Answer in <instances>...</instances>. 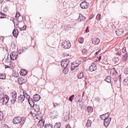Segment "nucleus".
<instances>
[{
  "instance_id": "9d476101",
  "label": "nucleus",
  "mask_w": 128,
  "mask_h": 128,
  "mask_svg": "<svg viewBox=\"0 0 128 128\" xmlns=\"http://www.w3.org/2000/svg\"><path fill=\"white\" fill-rule=\"evenodd\" d=\"M117 35L118 36H122L124 33V30L123 29L120 28L117 29L115 32Z\"/></svg>"
},
{
  "instance_id": "f3484780",
  "label": "nucleus",
  "mask_w": 128,
  "mask_h": 128,
  "mask_svg": "<svg viewBox=\"0 0 128 128\" xmlns=\"http://www.w3.org/2000/svg\"><path fill=\"white\" fill-rule=\"evenodd\" d=\"M12 34L13 36L15 37H16L18 34V30L16 29H14L12 32Z\"/></svg>"
},
{
  "instance_id": "338daca9",
  "label": "nucleus",
  "mask_w": 128,
  "mask_h": 128,
  "mask_svg": "<svg viewBox=\"0 0 128 128\" xmlns=\"http://www.w3.org/2000/svg\"><path fill=\"white\" fill-rule=\"evenodd\" d=\"M101 56H99V58H98V60L99 61V60H101Z\"/></svg>"
},
{
  "instance_id": "4d7b16f0",
  "label": "nucleus",
  "mask_w": 128,
  "mask_h": 128,
  "mask_svg": "<svg viewBox=\"0 0 128 128\" xmlns=\"http://www.w3.org/2000/svg\"><path fill=\"white\" fill-rule=\"evenodd\" d=\"M114 60L115 61V62H117L119 60V59L118 57H117L116 58H115L114 59Z\"/></svg>"
},
{
  "instance_id": "4468645a",
  "label": "nucleus",
  "mask_w": 128,
  "mask_h": 128,
  "mask_svg": "<svg viewBox=\"0 0 128 128\" xmlns=\"http://www.w3.org/2000/svg\"><path fill=\"white\" fill-rule=\"evenodd\" d=\"M34 99L36 102L39 100L40 98V97L39 95L37 94H36L34 96Z\"/></svg>"
},
{
  "instance_id": "f257e3e1",
  "label": "nucleus",
  "mask_w": 128,
  "mask_h": 128,
  "mask_svg": "<svg viewBox=\"0 0 128 128\" xmlns=\"http://www.w3.org/2000/svg\"><path fill=\"white\" fill-rule=\"evenodd\" d=\"M25 120H24L22 121V118L19 116L16 117L12 120L13 123L14 124H18L20 123V125L22 126L25 122Z\"/></svg>"
},
{
  "instance_id": "72a5a7b5",
  "label": "nucleus",
  "mask_w": 128,
  "mask_h": 128,
  "mask_svg": "<svg viewBox=\"0 0 128 128\" xmlns=\"http://www.w3.org/2000/svg\"><path fill=\"white\" fill-rule=\"evenodd\" d=\"M69 115V114L67 115L64 117V119L65 121L67 122L69 120L70 118Z\"/></svg>"
},
{
  "instance_id": "2f4dec72",
  "label": "nucleus",
  "mask_w": 128,
  "mask_h": 128,
  "mask_svg": "<svg viewBox=\"0 0 128 128\" xmlns=\"http://www.w3.org/2000/svg\"><path fill=\"white\" fill-rule=\"evenodd\" d=\"M88 111L89 113H91L93 111V108L91 106L87 107Z\"/></svg>"
},
{
  "instance_id": "13d9d810",
  "label": "nucleus",
  "mask_w": 128,
  "mask_h": 128,
  "mask_svg": "<svg viewBox=\"0 0 128 128\" xmlns=\"http://www.w3.org/2000/svg\"><path fill=\"white\" fill-rule=\"evenodd\" d=\"M26 49H25V48H24V49H20V51H21V52H19V53H20V54L22 52H23V51H24L25 50H26Z\"/></svg>"
},
{
  "instance_id": "c9c22d12",
  "label": "nucleus",
  "mask_w": 128,
  "mask_h": 128,
  "mask_svg": "<svg viewBox=\"0 0 128 128\" xmlns=\"http://www.w3.org/2000/svg\"><path fill=\"white\" fill-rule=\"evenodd\" d=\"M110 114L109 112H108L107 113L105 114H104V117H105V118H111L110 117H109Z\"/></svg>"
},
{
  "instance_id": "37998d69",
  "label": "nucleus",
  "mask_w": 128,
  "mask_h": 128,
  "mask_svg": "<svg viewBox=\"0 0 128 128\" xmlns=\"http://www.w3.org/2000/svg\"><path fill=\"white\" fill-rule=\"evenodd\" d=\"M83 54H87V50H86L85 49H83L82 50Z\"/></svg>"
},
{
  "instance_id": "6e6552de",
  "label": "nucleus",
  "mask_w": 128,
  "mask_h": 128,
  "mask_svg": "<svg viewBox=\"0 0 128 128\" xmlns=\"http://www.w3.org/2000/svg\"><path fill=\"white\" fill-rule=\"evenodd\" d=\"M9 98L7 95H5L3 97V98L0 101V102H2V104H6L8 102Z\"/></svg>"
},
{
  "instance_id": "c85d7f7f",
  "label": "nucleus",
  "mask_w": 128,
  "mask_h": 128,
  "mask_svg": "<svg viewBox=\"0 0 128 128\" xmlns=\"http://www.w3.org/2000/svg\"><path fill=\"white\" fill-rule=\"evenodd\" d=\"M6 15L2 12H0V18H6Z\"/></svg>"
},
{
  "instance_id": "a18cd8bd",
  "label": "nucleus",
  "mask_w": 128,
  "mask_h": 128,
  "mask_svg": "<svg viewBox=\"0 0 128 128\" xmlns=\"http://www.w3.org/2000/svg\"><path fill=\"white\" fill-rule=\"evenodd\" d=\"M122 52L123 53L125 54L126 53H127L126 50V48L125 47H124L122 49Z\"/></svg>"
},
{
  "instance_id": "0eeeda50",
  "label": "nucleus",
  "mask_w": 128,
  "mask_h": 128,
  "mask_svg": "<svg viewBox=\"0 0 128 128\" xmlns=\"http://www.w3.org/2000/svg\"><path fill=\"white\" fill-rule=\"evenodd\" d=\"M89 4L86 1H84L80 4V7L82 9H87L88 8Z\"/></svg>"
},
{
  "instance_id": "864d4df0",
  "label": "nucleus",
  "mask_w": 128,
  "mask_h": 128,
  "mask_svg": "<svg viewBox=\"0 0 128 128\" xmlns=\"http://www.w3.org/2000/svg\"><path fill=\"white\" fill-rule=\"evenodd\" d=\"M28 102H31V101H33V100H33L32 99L30 98V97H29V98H28Z\"/></svg>"
},
{
  "instance_id": "69168bd1",
  "label": "nucleus",
  "mask_w": 128,
  "mask_h": 128,
  "mask_svg": "<svg viewBox=\"0 0 128 128\" xmlns=\"http://www.w3.org/2000/svg\"><path fill=\"white\" fill-rule=\"evenodd\" d=\"M96 100H97L98 101H99L100 99L98 97H96Z\"/></svg>"
},
{
  "instance_id": "cd10ccee",
  "label": "nucleus",
  "mask_w": 128,
  "mask_h": 128,
  "mask_svg": "<svg viewBox=\"0 0 128 128\" xmlns=\"http://www.w3.org/2000/svg\"><path fill=\"white\" fill-rule=\"evenodd\" d=\"M64 68L63 70V72L64 74H66L68 72V68H69V67L68 66Z\"/></svg>"
},
{
  "instance_id": "8fccbe9b",
  "label": "nucleus",
  "mask_w": 128,
  "mask_h": 128,
  "mask_svg": "<svg viewBox=\"0 0 128 128\" xmlns=\"http://www.w3.org/2000/svg\"><path fill=\"white\" fill-rule=\"evenodd\" d=\"M20 16V14L19 13H16L15 16V17L16 18H18Z\"/></svg>"
},
{
  "instance_id": "7ed1b4c3",
  "label": "nucleus",
  "mask_w": 128,
  "mask_h": 128,
  "mask_svg": "<svg viewBox=\"0 0 128 128\" xmlns=\"http://www.w3.org/2000/svg\"><path fill=\"white\" fill-rule=\"evenodd\" d=\"M80 64V62L78 61H76V62H72L71 65V70L73 72V70L76 67H78Z\"/></svg>"
},
{
  "instance_id": "c03bdc74",
  "label": "nucleus",
  "mask_w": 128,
  "mask_h": 128,
  "mask_svg": "<svg viewBox=\"0 0 128 128\" xmlns=\"http://www.w3.org/2000/svg\"><path fill=\"white\" fill-rule=\"evenodd\" d=\"M74 96V94L70 96V97L69 98V100L71 102H72L73 100V98Z\"/></svg>"
},
{
  "instance_id": "774afa93",
  "label": "nucleus",
  "mask_w": 128,
  "mask_h": 128,
  "mask_svg": "<svg viewBox=\"0 0 128 128\" xmlns=\"http://www.w3.org/2000/svg\"><path fill=\"white\" fill-rule=\"evenodd\" d=\"M8 58H8V57L6 59V61H7L8 62Z\"/></svg>"
},
{
  "instance_id": "f704fd0d",
  "label": "nucleus",
  "mask_w": 128,
  "mask_h": 128,
  "mask_svg": "<svg viewBox=\"0 0 128 128\" xmlns=\"http://www.w3.org/2000/svg\"><path fill=\"white\" fill-rule=\"evenodd\" d=\"M84 41V38L81 37L79 38L78 40V42L80 44H82L83 43Z\"/></svg>"
},
{
  "instance_id": "a211bd4d",
  "label": "nucleus",
  "mask_w": 128,
  "mask_h": 128,
  "mask_svg": "<svg viewBox=\"0 0 128 128\" xmlns=\"http://www.w3.org/2000/svg\"><path fill=\"white\" fill-rule=\"evenodd\" d=\"M128 54L127 53H126L124 54L122 56L123 62H125L127 60Z\"/></svg>"
},
{
  "instance_id": "ea45409f",
  "label": "nucleus",
  "mask_w": 128,
  "mask_h": 128,
  "mask_svg": "<svg viewBox=\"0 0 128 128\" xmlns=\"http://www.w3.org/2000/svg\"><path fill=\"white\" fill-rule=\"evenodd\" d=\"M12 98H15L16 99V93L15 92L14 93V92H12Z\"/></svg>"
},
{
  "instance_id": "aec40b11",
  "label": "nucleus",
  "mask_w": 128,
  "mask_h": 128,
  "mask_svg": "<svg viewBox=\"0 0 128 128\" xmlns=\"http://www.w3.org/2000/svg\"><path fill=\"white\" fill-rule=\"evenodd\" d=\"M61 124L60 122H58L56 123L54 126V128H60Z\"/></svg>"
},
{
  "instance_id": "f8f14e48",
  "label": "nucleus",
  "mask_w": 128,
  "mask_h": 128,
  "mask_svg": "<svg viewBox=\"0 0 128 128\" xmlns=\"http://www.w3.org/2000/svg\"><path fill=\"white\" fill-rule=\"evenodd\" d=\"M97 68L96 66L92 63L89 68V70L90 72H92L96 70Z\"/></svg>"
},
{
  "instance_id": "49530a36",
  "label": "nucleus",
  "mask_w": 128,
  "mask_h": 128,
  "mask_svg": "<svg viewBox=\"0 0 128 128\" xmlns=\"http://www.w3.org/2000/svg\"><path fill=\"white\" fill-rule=\"evenodd\" d=\"M26 25L24 26L23 27L20 28L21 31L24 30H26Z\"/></svg>"
},
{
  "instance_id": "5701e85b",
  "label": "nucleus",
  "mask_w": 128,
  "mask_h": 128,
  "mask_svg": "<svg viewBox=\"0 0 128 128\" xmlns=\"http://www.w3.org/2000/svg\"><path fill=\"white\" fill-rule=\"evenodd\" d=\"M44 119L40 120L38 123V124L40 126H44Z\"/></svg>"
},
{
  "instance_id": "6ab92c4d",
  "label": "nucleus",
  "mask_w": 128,
  "mask_h": 128,
  "mask_svg": "<svg viewBox=\"0 0 128 128\" xmlns=\"http://www.w3.org/2000/svg\"><path fill=\"white\" fill-rule=\"evenodd\" d=\"M33 107H34V108L35 111L37 112H40V107L38 105L36 104Z\"/></svg>"
},
{
  "instance_id": "4be33fe9",
  "label": "nucleus",
  "mask_w": 128,
  "mask_h": 128,
  "mask_svg": "<svg viewBox=\"0 0 128 128\" xmlns=\"http://www.w3.org/2000/svg\"><path fill=\"white\" fill-rule=\"evenodd\" d=\"M27 71L26 70L22 69L21 70L20 74L23 76L26 75L27 74Z\"/></svg>"
},
{
  "instance_id": "393cba45",
  "label": "nucleus",
  "mask_w": 128,
  "mask_h": 128,
  "mask_svg": "<svg viewBox=\"0 0 128 128\" xmlns=\"http://www.w3.org/2000/svg\"><path fill=\"white\" fill-rule=\"evenodd\" d=\"M111 77L110 76H108L106 78L104 79V80L109 83L111 84Z\"/></svg>"
},
{
  "instance_id": "3c124183",
  "label": "nucleus",
  "mask_w": 128,
  "mask_h": 128,
  "mask_svg": "<svg viewBox=\"0 0 128 128\" xmlns=\"http://www.w3.org/2000/svg\"><path fill=\"white\" fill-rule=\"evenodd\" d=\"M2 128H9V127L7 125L4 124L2 125Z\"/></svg>"
},
{
  "instance_id": "dca6fc26",
  "label": "nucleus",
  "mask_w": 128,
  "mask_h": 128,
  "mask_svg": "<svg viewBox=\"0 0 128 128\" xmlns=\"http://www.w3.org/2000/svg\"><path fill=\"white\" fill-rule=\"evenodd\" d=\"M18 81L19 84H22L24 82V79L21 77H20L18 78Z\"/></svg>"
},
{
  "instance_id": "2eb2a0df",
  "label": "nucleus",
  "mask_w": 128,
  "mask_h": 128,
  "mask_svg": "<svg viewBox=\"0 0 128 128\" xmlns=\"http://www.w3.org/2000/svg\"><path fill=\"white\" fill-rule=\"evenodd\" d=\"M117 74V72L115 70V68H113L111 70L110 75L113 76L116 75Z\"/></svg>"
},
{
  "instance_id": "ddd939ff",
  "label": "nucleus",
  "mask_w": 128,
  "mask_h": 128,
  "mask_svg": "<svg viewBox=\"0 0 128 128\" xmlns=\"http://www.w3.org/2000/svg\"><path fill=\"white\" fill-rule=\"evenodd\" d=\"M100 42V40L98 38H95L93 40L92 43L94 44H98Z\"/></svg>"
},
{
  "instance_id": "a878e982",
  "label": "nucleus",
  "mask_w": 128,
  "mask_h": 128,
  "mask_svg": "<svg viewBox=\"0 0 128 128\" xmlns=\"http://www.w3.org/2000/svg\"><path fill=\"white\" fill-rule=\"evenodd\" d=\"M12 21L14 26H17L18 25L19 23L17 19L14 18L12 20Z\"/></svg>"
},
{
  "instance_id": "f03ea898",
  "label": "nucleus",
  "mask_w": 128,
  "mask_h": 128,
  "mask_svg": "<svg viewBox=\"0 0 128 128\" xmlns=\"http://www.w3.org/2000/svg\"><path fill=\"white\" fill-rule=\"evenodd\" d=\"M24 92H23V94H21L18 98V102H22L24 101L25 99L27 100L29 96L26 93V95L24 94Z\"/></svg>"
},
{
  "instance_id": "20e7f679",
  "label": "nucleus",
  "mask_w": 128,
  "mask_h": 128,
  "mask_svg": "<svg viewBox=\"0 0 128 128\" xmlns=\"http://www.w3.org/2000/svg\"><path fill=\"white\" fill-rule=\"evenodd\" d=\"M69 63V60L68 58H66L65 60H63L61 62V64L62 67H68V64Z\"/></svg>"
},
{
  "instance_id": "b1692460",
  "label": "nucleus",
  "mask_w": 128,
  "mask_h": 128,
  "mask_svg": "<svg viewBox=\"0 0 128 128\" xmlns=\"http://www.w3.org/2000/svg\"><path fill=\"white\" fill-rule=\"evenodd\" d=\"M92 122L90 120H87V122L86 125V126L87 127H90L91 126Z\"/></svg>"
},
{
  "instance_id": "bb28decb",
  "label": "nucleus",
  "mask_w": 128,
  "mask_h": 128,
  "mask_svg": "<svg viewBox=\"0 0 128 128\" xmlns=\"http://www.w3.org/2000/svg\"><path fill=\"white\" fill-rule=\"evenodd\" d=\"M45 128H53V125L50 124H47L45 125Z\"/></svg>"
},
{
  "instance_id": "09e8293b",
  "label": "nucleus",
  "mask_w": 128,
  "mask_h": 128,
  "mask_svg": "<svg viewBox=\"0 0 128 128\" xmlns=\"http://www.w3.org/2000/svg\"><path fill=\"white\" fill-rule=\"evenodd\" d=\"M16 99L15 98H12V99L10 100V102H11V103L12 104H14V102H16Z\"/></svg>"
},
{
  "instance_id": "c756f323",
  "label": "nucleus",
  "mask_w": 128,
  "mask_h": 128,
  "mask_svg": "<svg viewBox=\"0 0 128 128\" xmlns=\"http://www.w3.org/2000/svg\"><path fill=\"white\" fill-rule=\"evenodd\" d=\"M84 77V74L83 72H81L78 74V79H81Z\"/></svg>"
},
{
  "instance_id": "39448f33",
  "label": "nucleus",
  "mask_w": 128,
  "mask_h": 128,
  "mask_svg": "<svg viewBox=\"0 0 128 128\" xmlns=\"http://www.w3.org/2000/svg\"><path fill=\"white\" fill-rule=\"evenodd\" d=\"M71 46V44L69 41H64L62 43V47L65 48H69Z\"/></svg>"
},
{
  "instance_id": "bf43d9fd",
  "label": "nucleus",
  "mask_w": 128,
  "mask_h": 128,
  "mask_svg": "<svg viewBox=\"0 0 128 128\" xmlns=\"http://www.w3.org/2000/svg\"><path fill=\"white\" fill-rule=\"evenodd\" d=\"M54 106V107H56V106H57L58 105V104L56 103H53Z\"/></svg>"
},
{
  "instance_id": "423d86ee",
  "label": "nucleus",
  "mask_w": 128,
  "mask_h": 128,
  "mask_svg": "<svg viewBox=\"0 0 128 128\" xmlns=\"http://www.w3.org/2000/svg\"><path fill=\"white\" fill-rule=\"evenodd\" d=\"M10 58L11 60H16L18 56V53L15 52H13L10 53Z\"/></svg>"
},
{
  "instance_id": "7c9ffc66",
  "label": "nucleus",
  "mask_w": 128,
  "mask_h": 128,
  "mask_svg": "<svg viewBox=\"0 0 128 128\" xmlns=\"http://www.w3.org/2000/svg\"><path fill=\"white\" fill-rule=\"evenodd\" d=\"M6 74H0V78L4 80L5 79Z\"/></svg>"
},
{
  "instance_id": "603ef678",
  "label": "nucleus",
  "mask_w": 128,
  "mask_h": 128,
  "mask_svg": "<svg viewBox=\"0 0 128 128\" xmlns=\"http://www.w3.org/2000/svg\"><path fill=\"white\" fill-rule=\"evenodd\" d=\"M124 73L126 74H128V68H126L124 70Z\"/></svg>"
},
{
  "instance_id": "e2e57ef3",
  "label": "nucleus",
  "mask_w": 128,
  "mask_h": 128,
  "mask_svg": "<svg viewBox=\"0 0 128 128\" xmlns=\"http://www.w3.org/2000/svg\"><path fill=\"white\" fill-rule=\"evenodd\" d=\"M5 67L6 68H10V67L9 66H8L6 65L5 64Z\"/></svg>"
},
{
  "instance_id": "e433bc0d",
  "label": "nucleus",
  "mask_w": 128,
  "mask_h": 128,
  "mask_svg": "<svg viewBox=\"0 0 128 128\" xmlns=\"http://www.w3.org/2000/svg\"><path fill=\"white\" fill-rule=\"evenodd\" d=\"M34 100L33 101L29 102V103L31 107H33L35 105L34 104Z\"/></svg>"
},
{
  "instance_id": "9b49d317",
  "label": "nucleus",
  "mask_w": 128,
  "mask_h": 128,
  "mask_svg": "<svg viewBox=\"0 0 128 128\" xmlns=\"http://www.w3.org/2000/svg\"><path fill=\"white\" fill-rule=\"evenodd\" d=\"M111 118H104V125L106 127H107L109 125L111 120Z\"/></svg>"
},
{
  "instance_id": "4c0bfd02",
  "label": "nucleus",
  "mask_w": 128,
  "mask_h": 128,
  "mask_svg": "<svg viewBox=\"0 0 128 128\" xmlns=\"http://www.w3.org/2000/svg\"><path fill=\"white\" fill-rule=\"evenodd\" d=\"M4 96L3 93L0 91V101L3 98V97Z\"/></svg>"
},
{
  "instance_id": "680f3d73",
  "label": "nucleus",
  "mask_w": 128,
  "mask_h": 128,
  "mask_svg": "<svg viewBox=\"0 0 128 128\" xmlns=\"http://www.w3.org/2000/svg\"><path fill=\"white\" fill-rule=\"evenodd\" d=\"M66 128H72L69 124H68L66 126Z\"/></svg>"
},
{
  "instance_id": "0e129e2a",
  "label": "nucleus",
  "mask_w": 128,
  "mask_h": 128,
  "mask_svg": "<svg viewBox=\"0 0 128 128\" xmlns=\"http://www.w3.org/2000/svg\"><path fill=\"white\" fill-rule=\"evenodd\" d=\"M88 27H87L86 30V32L87 33L89 32V31L88 30Z\"/></svg>"
},
{
  "instance_id": "6e6d98bb",
  "label": "nucleus",
  "mask_w": 128,
  "mask_h": 128,
  "mask_svg": "<svg viewBox=\"0 0 128 128\" xmlns=\"http://www.w3.org/2000/svg\"><path fill=\"white\" fill-rule=\"evenodd\" d=\"M101 51V49H100L98 51L96 52L95 54L96 55H97L99 54V53Z\"/></svg>"
},
{
  "instance_id": "a19ab883",
  "label": "nucleus",
  "mask_w": 128,
  "mask_h": 128,
  "mask_svg": "<svg viewBox=\"0 0 128 128\" xmlns=\"http://www.w3.org/2000/svg\"><path fill=\"white\" fill-rule=\"evenodd\" d=\"M101 16L100 14H98L96 16V18L97 20H100L101 19Z\"/></svg>"
},
{
  "instance_id": "052dcab7",
  "label": "nucleus",
  "mask_w": 128,
  "mask_h": 128,
  "mask_svg": "<svg viewBox=\"0 0 128 128\" xmlns=\"http://www.w3.org/2000/svg\"><path fill=\"white\" fill-rule=\"evenodd\" d=\"M94 15L92 14V15L90 16V19H92L93 17L94 16Z\"/></svg>"
},
{
  "instance_id": "79ce46f5",
  "label": "nucleus",
  "mask_w": 128,
  "mask_h": 128,
  "mask_svg": "<svg viewBox=\"0 0 128 128\" xmlns=\"http://www.w3.org/2000/svg\"><path fill=\"white\" fill-rule=\"evenodd\" d=\"M3 114L2 112L0 111V120H2L3 119Z\"/></svg>"
},
{
  "instance_id": "1a4fd4ad",
  "label": "nucleus",
  "mask_w": 128,
  "mask_h": 128,
  "mask_svg": "<svg viewBox=\"0 0 128 128\" xmlns=\"http://www.w3.org/2000/svg\"><path fill=\"white\" fill-rule=\"evenodd\" d=\"M50 115L51 118L54 119L58 115V113L56 111H53L50 113Z\"/></svg>"
},
{
  "instance_id": "5fc2aeb1",
  "label": "nucleus",
  "mask_w": 128,
  "mask_h": 128,
  "mask_svg": "<svg viewBox=\"0 0 128 128\" xmlns=\"http://www.w3.org/2000/svg\"><path fill=\"white\" fill-rule=\"evenodd\" d=\"M100 118H101L102 119L104 120V118H105V117H104V115L103 114L102 115H100Z\"/></svg>"
},
{
  "instance_id": "58836bf2",
  "label": "nucleus",
  "mask_w": 128,
  "mask_h": 128,
  "mask_svg": "<svg viewBox=\"0 0 128 128\" xmlns=\"http://www.w3.org/2000/svg\"><path fill=\"white\" fill-rule=\"evenodd\" d=\"M116 56H118L120 57H121L122 56L121 51H118L116 53Z\"/></svg>"
},
{
  "instance_id": "412c9836",
  "label": "nucleus",
  "mask_w": 128,
  "mask_h": 128,
  "mask_svg": "<svg viewBox=\"0 0 128 128\" xmlns=\"http://www.w3.org/2000/svg\"><path fill=\"white\" fill-rule=\"evenodd\" d=\"M86 17L83 16L82 14H80L79 15V18L80 19V22H82L84 20L86 19Z\"/></svg>"
},
{
  "instance_id": "de8ad7c7",
  "label": "nucleus",
  "mask_w": 128,
  "mask_h": 128,
  "mask_svg": "<svg viewBox=\"0 0 128 128\" xmlns=\"http://www.w3.org/2000/svg\"><path fill=\"white\" fill-rule=\"evenodd\" d=\"M123 62V61L122 62H121L120 63H119L118 64V66H119L120 67H123L124 66V65L123 64V62Z\"/></svg>"
},
{
  "instance_id": "473e14b6",
  "label": "nucleus",
  "mask_w": 128,
  "mask_h": 128,
  "mask_svg": "<svg viewBox=\"0 0 128 128\" xmlns=\"http://www.w3.org/2000/svg\"><path fill=\"white\" fill-rule=\"evenodd\" d=\"M124 84L125 85H128V77H127L124 80Z\"/></svg>"
}]
</instances>
